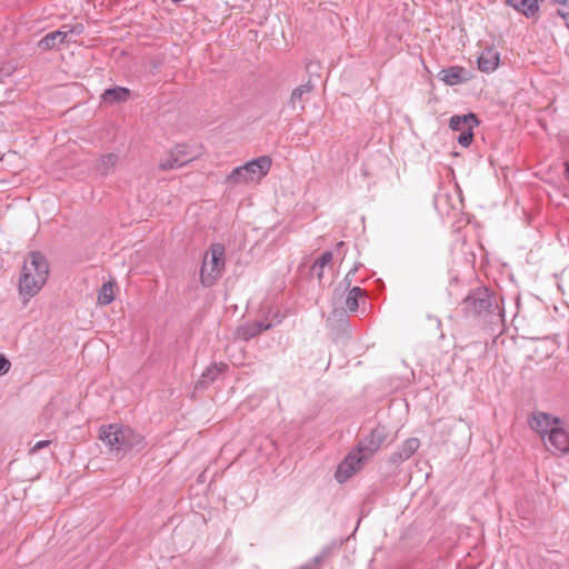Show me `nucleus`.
Masks as SVG:
<instances>
[{
    "label": "nucleus",
    "instance_id": "nucleus-30",
    "mask_svg": "<svg viewBox=\"0 0 569 569\" xmlns=\"http://www.w3.org/2000/svg\"><path fill=\"white\" fill-rule=\"evenodd\" d=\"M407 460L406 458H400V455H399V450L397 452H393L390 458H389V461L392 462V463H400L402 461Z\"/></svg>",
    "mask_w": 569,
    "mask_h": 569
},
{
    "label": "nucleus",
    "instance_id": "nucleus-32",
    "mask_svg": "<svg viewBox=\"0 0 569 569\" xmlns=\"http://www.w3.org/2000/svg\"><path fill=\"white\" fill-rule=\"evenodd\" d=\"M173 150H179V154L180 157H191L189 154V152H187V147L186 146H177Z\"/></svg>",
    "mask_w": 569,
    "mask_h": 569
},
{
    "label": "nucleus",
    "instance_id": "nucleus-15",
    "mask_svg": "<svg viewBox=\"0 0 569 569\" xmlns=\"http://www.w3.org/2000/svg\"><path fill=\"white\" fill-rule=\"evenodd\" d=\"M179 152V150H171L166 158L160 160L159 169L162 171H168L180 168L192 159V157H180Z\"/></svg>",
    "mask_w": 569,
    "mask_h": 569
},
{
    "label": "nucleus",
    "instance_id": "nucleus-25",
    "mask_svg": "<svg viewBox=\"0 0 569 569\" xmlns=\"http://www.w3.org/2000/svg\"><path fill=\"white\" fill-rule=\"evenodd\" d=\"M458 142L462 147H469L473 140V129H467L461 131L457 138Z\"/></svg>",
    "mask_w": 569,
    "mask_h": 569
},
{
    "label": "nucleus",
    "instance_id": "nucleus-4",
    "mask_svg": "<svg viewBox=\"0 0 569 569\" xmlns=\"http://www.w3.org/2000/svg\"><path fill=\"white\" fill-rule=\"evenodd\" d=\"M226 264V249L221 243H212L203 256L200 269V282L203 287H212L221 277Z\"/></svg>",
    "mask_w": 569,
    "mask_h": 569
},
{
    "label": "nucleus",
    "instance_id": "nucleus-17",
    "mask_svg": "<svg viewBox=\"0 0 569 569\" xmlns=\"http://www.w3.org/2000/svg\"><path fill=\"white\" fill-rule=\"evenodd\" d=\"M540 1L541 0H507L506 2L527 18H531L539 11Z\"/></svg>",
    "mask_w": 569,
    "mask_h": 569
},
{
    "label": "nucleus",
    "instance_id": "nucleus-21",
    "mask_svg": "<svg viewBox=\"0 0 569 569\" xmlns=\"http://www.w3.org/2000/svg\"><path fill=\"white\" fill-rule=\"evenodd\" d=\"M113 300V284L111 282L103 283L98 293V303L101 306H107L111 303Z\"/></svg>",
    "mask_w": 569,
    "mask_h": 569
},
{
    "label": "nucleus",
    "instance_id": "nucleus-5",
    "mask_svg": "<svg viewBox=\"0 0 569 569\" xmlns=\"http://www.w3.org/2000/svg\"><path fill=\"white\" fill-rule=\"evenodd\" d=\"M368 460L369 458H365V455L359 452L358 448L349 452L348 456L338 466V469L335 473L336 480L340 483L347 481L356 471L361 469Z\"/></svg>",
    "mask_w": 569,
    "mask_h": 569
},
{
    "label": "nucleus",
    "instance_id": "nucleus-27",
    "mask_svg": "<svg viewBox=\"0 0 569 569\" xmlns=\"http://www.w3.org/2000/svg\"><path fill=\"white\" fill-rule=\"evenodd\" d=\"M62 27H63V29L67 32V37L69 34H81L83 32V30H84L82 23H77V24H74L72 27H70V26H62Z\"/></svg>",
    "mask_w": 569,
    "mask_h": 569
},
{
    "label": "nucleus",
    "instance_id": "nucleus-37",
    "mask_svg": "<svg viewBox=\"0 0 569 569\" xmlns=\"http://www.w3.org/2000/svg\"><path fill=\"white\" fill-rule=\"evenodd\" d=\"M343 246H345L343 241H340V242L338 243V248H341V247H343Z\"/></svg>",
    "mask_w": 569,
    "mask_h": 569
},
{
    "label": "nucleus",
    "instance_id": "nucleus-18",
    "mask_svg": "<svg viewBox=\"0 0 569 569\" xmlns=\"http://www.w3.org/2000/svg\"><path fill=\"white\" fill-rule=\"evenodd\" d=\"M130 97V90L123 87H116L104 90L101 98L107 103L124 102Z\"/></svg>",
    "mask_w": 569,
    "mask_h": 569
},
{
    "label": "nucleus",
    "instance_id": "nucleus-24",
    "mask_svg": "<svg viewBox=\"0 0 569 569\" xmlns=\"http://www.w3.org/2000/svg\"><path fill=\"white\" fill-rule=\"evenodd\" d=\"M332 261V252L331 251H325L312 264L311 270H318V268H325L326 266L330 264Z\"/></svg>",
    "mask_w": 569,
    "mask_h": 569
},
{
    "label": "nucleus",
    "instance_id": "nucleus-16",
    "mask_svg": "<svg viewBox=\"0 0 569 569\" xmlns=\"http://www.w3.org/2000/svg\"><path fill=\"white\" fill-rule=\"evenodd\" d=\"M228 366L223 362L213 363L209 366L201 375L198 380L197 387L207 388L211 382H213L220 373L226 371Z\"/></svg>",
    "mask_w": 569,
    "mask_h": 569
},
{
    "label": "nucleus",
    "instance_id": "nucleus-1",
    "mask_svg": "<svg viewBox=\"0 0 569 569\" xmlns=\"http://www.w3.org/2000/svg\"><path fill=\"white\" fill-rule=\"evenodd\" d=\"M48 274L49 264L46 257L39 251L30 252L19 278V295L24 305L38 295L44 286Z\"/></svg>",
    "mask_w": 569,
    "mask_h": 569
},
{
    "label": "nucleus",
    "instance_id": "nucleus-26",
    "mask_svg": "<svg viewBox=\"0 0 569 569\" xmlns=\"http://www.w3.org/2000/svg\"><path fill=\"white\" fill-rule=\"evenodd\" d=\"M323 560L322 556H316L311 561L305 563L298 569H319Z\"/></svg>",
    "mask_w": 569,
    "mask_h": 569
},
{
    "label": "nucleus",
    "instance_id": "nucleus-12",
    "mask_svg": "<svg viewBox=\"0 0 569 569\" xmlns=\"http://www.w3.org/2000/svg\"><path fill=\"white\" fill-rule=\"evenodd\" d=\"M315 89V84L311 80H308L305 84L295 88L290 94L289 106L291 109H296L300 104V109L305 110L306 96L311 93Z\"/></svg>",
    "mask_w": 569,
    "mask_h": 569
},
{
    "label": "nucleus",
    "instance_id": "nucleus-34",
    "mask_svg": "<svg viewBox=\"0 0 569 569\" xmlns=\"http://www.w3.org/2000/svg\"><path fill=\"white\" fill-rule=\"evenodd\" d=\"M558 13L563 18L567 27L569 28V12H562L559 10Z\"/></svg>",
    "mask_w": 569,
    "mask_h": 569
},
{
    "label": "nucleus",
    "instance_id": "nucleus-14",
    "mask_svg": "<svg viewBox=\"0 0 569 569\" xmlns=\"http://www.w3.org/2000/svg\"><path fill=\"white\" fill-rule=\"evenodd\" d=\"M67 32L63 27L59 30L47 33L39 42L38 47L41 50H51L59 44L67 41Z\"/></svg>",
    "mask_w": 569,
    "mask_h": 569
},
{
    "label": "nucleus",
    "instance_id": "nucleus-19",
    "mask_svg": "<svg viewBox=\"0 0 569 569\" xmlns=\"http://www.w3.org/2000/svg\"><path fill=\"white\" fill-rule=\"evenodd\" d=\"M365 290L359 287L349 289L346 297V308L350 312H356L359 308V299L365 297Z\"/></svg>",
    "mask_w": 569,
    "mask_h": 569
},
{
    "label": "nucleus",
    "instance_id": "nucleus-22",
    "mask_svg": "<svg viewBox=\"0 0 569 569\" xmlns=\"http://www.w3.org/2000/svg\"><path fill=\"white\" fill-rule=\"evenodd\" d=\"M227 181L232 184L251 182L248 172L242 169V166L234 168L227 177Z\"/></svg>",
    "mask_w": 569,
    "mask_h": 569
},
{
    "label": "nucleus",
    "instance_id": "nucleus-10",
    "mask_svg": "<svg viewBox=\"0 0 569 569\" xmlns=\"http://www.w3.org/2000/svg\"><path fill=\"white\" fill-rule=\"evenodd\" d=\"M440 80L443 81L448 86H456L459 83L467 82L470 77L468 71L463 67L453 66L447 69H443L439 73Z\"/></svg>",
    "mask_w": 569,
    "mask_h": 569
},
{
    "label": "nucleus",
    "instance_id": "nucleus-3",
    "mask_svg": "<svg viewBox=\"0 0 569 569\" xmlns=\"http://www.w3.org/2000/svg\"><path fill=\"white\" fill-rule=\"evenodd\" d=\"M460 308L465 317L486 318L498 309V305L493 292L480 286L469 291L461 301Z\"/></svg>",
    "mask_w": 569,
    "mask_h": 569
},
{
    "label": "nucleus",
    "instance_id": "nucleus-2",
    "mask_svg": "<svg viewBox=\"0 0 569 569\" xmlns=\"http://www.w3.org/2000/svg\"><path fill=\"white\" fill-rule=\"evenodd\" d=\"M99 439L118 457H124L131 451H140L146 447L144 437L128 426L111 423L102 426Z\"/></svg>",
    "mask_w": 569,
    "mask_h": 569
},
{
    "label": "nucleus",
    "instance_id": "nucleus-8",
    "mask_svg": "<svg viewBox=\"0 0 569 569\" xmlns=\"http://www.w3.org/2000/svg\"><path fill=\"white\" fill-rule=\"evenodd\" d=\"M387 439L386 428L377 426L369 435L361 439L358 443L359 452L365 455V458H371L382 446Z\"/></svg>",
    "mask_w": 569,
    "mask_h": 569
},
{
    "label": "nucleus",
    "instance_id": "nucleus-11",
    "mask_svg": "<svg viewBox=\"0 0 569 569\" xmlns=\"http://www.w3.org/2000/svg\"><path fill=\"white\" fill-rule=\"evenodd\" d=\"M499 61V52L492 47L486 48L478 58V68L480 71L491 72L497 69Z\"/></svg>",
    "mask_w": 569,
    "mask_h": 569
},
{
    "label": "nucleus",
    "instance_id": "nucleus-6",
    "mask_svg": "<svg viewBox=\"0 0 569 569\" xmlns=\"http://www.w3.org/2000/svg\"><path fill=\"white\" fill-rule=\"evenodd\" d=\"M543 445L553 456H565L569 453V433L561 425H558L546 437Z\"/></svg>",
    "mask_w": 569,
    "mask_h": 569
},
{
    "label": "nucleus",
    "instance_id": "nucleus-20",
    "mask_svg": "<svg viewBox=\"0 0 569 569\" xmlns=\"http://www.w3.org/2000/svg\"><path fill=\"white\" fill-rule=\"evenodd\" d=\"M420 441L418 438H409L405 440L399 449L400 458L407 460L418 450Z\"/></svg>",
    "mask_w": 569,
    "mask_h": 569
},
{
    "label": "nucleus",
    "instance_id": "nucleus-13",
    "mask_svg": "<svg viewBox=\"0 0 569 569\" xmlns=\"http://www.w3.org/2000/svg\"><path fill=\"white\" fill-rule=\"evenodd\" d=\"M479 124V120L477 116L472 112H469L467 114H456L450 118L449 127L453 131H465L468 128L475 129Z\"/></svg>",
    "mask_w": 569,
    "mask_h": 569
},
{
    "label": "nucleus",
    "instance_id": "nucleus-28",
    "mask_svg": "<svg viewBox=\"0 0 569 569\" xmlns=\"http://www.w3.org/2000/svg\"><path fill=\"white\" fill-rule=\"evenodd\" d=\"M11 368L10 361L0 353V376L6 375Z\"/></svg>",
    "mask_w": 569,
    "mask_h": 569
},
{
    "label": "nucleus",
    "instance_id": "nucleus-35",
    "mask_svg": "<svg viewBox=\"0 0 569 569\" xmlns=\"http://www.w3.org/2000/svg\"><path fill=\"white\" fill-rule=\"evenodd\" d=\"M323 269L325 268H318V270H312V272L317 276L319 280H321L323 277Z\"/></svg>",
    "mask_w": 569,
    "mask_h": 569
},
{
    "label": "nucleus",
    "instance_id": "nucleus-7",
    "mask_svg": "<svg viewBox=\"0 0 569 569\" xmlns=\"http://www.w3.org/2000/svg\"><path fill=\"white\" fill-rule=\"evenodd\" d=\"M528 423L529 427L540 436L541 440L545 441L552 428L562 425V421L560 418L553 417L550 413L536 411L529 418Z\"/></svg>",
    "mask_w": 569,
    "mask_h": 569
},
{
    "label": "nucleus",
    "instance_id": "nucleus-29",
    "mask_svg": "<svg viewBox=\"0 0 569 569\" xmlns=\"http://www.w3.org/2000/svg\"><path fill=\"white\" fill-rule=\"evenodd\" d=\"M50 441L48 440H41V441H38L30 450L31 453H34L37 451H39L40 449L49 446Z\"/></svg>",
    "mask_w": 569,
    "mask_h": 569
},
{
    "label": "nucleus",
    "instance_id": "nucleus-31",
    "mask_svg": "<svg viewBox=\"0 0 569 569\" xmlns=\"http://www.w3.org/2000/svg\"><path fill=\"white\" fill-rule=\"evenodd\" d=\"M356 270H357V268H355L353 270L349 271V272L346 274V277H345V279H343V282H346L347 288H349V287H350L351 281H352L351 276L356 272Z\"/></svg>",
    "mask_w": 569,
    "mask_h": 569
},
{
    "label": "nucleus",
    "instance_id": "nucleus-36",
    "mask_svg": "<svg viewBox=\"0 0 569 569\" xmlns=\"http://www.w3.org/2000/svg\"><path fill=\"white\" fill-rule=\"evenodd\" d=\"M553 3H557V4H567L568 0H552Z\"/></svg>",
    "mask_w": 569,
    "mask_h": 569
},
{
    "label": "nucleus",
    "instance_id": "nucleus-23",
    "mask_svg": "<svg viewBox=\"0 0 569 569\" xmlns=\"http://www.w3.org/2000/svg\"><path fill=\"white\" fill-rule=\"evenodd\" d=\"M118 156L113 153L104 154L100 158L99 170L101 174L107 176L117 164Z\"/></svg>",
    "mask_w": 569,
    "mask_h": 569
},
{
    "label": "nucleus",
    "instance_id": "nucleus-33",
    "mask_svg": "<svg viewBox=\"0 0 569 569\" xmlns=\"http://www.w3.org/2000/svg\"><path fill=\"white\" fill-rule=\"evenodd\" d=\"M256 327H257V328L254 329V331H252V332L250 333V337H253L254 335H257V333L261 332L262 330L268 329L270 326L268 325V326H266V327H262V325H261V323H257V325H256Z\"/></svg>",
    "mask_w": 569,
    "mask_h": 569
},
{
    "label": "nucleus",
    "instance_id": "nucleus-9",
    "mask_svg": "<svg viewBox=\"0 0 569 569\" xmlns=\"http://www.w3.org/2000/svg\"><path fill=\"white\" fill-rule=\"evenodd\" d=\"M271 164L272 160L269 156H261L243 164L242 169L248 172V177L252 182L266 177L270 171Z\"/></svg>",
    "mask_w": 569,
    "mask_h": 569
}]
</instances>
